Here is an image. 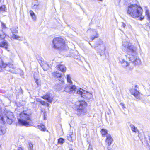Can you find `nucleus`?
<instances>
[{"label": "nucleus", "instance_id": "f257e3e1", "mask_svg": "<svg viewBox=\"0 0 150 150\" xmlns=\"http://www.w3.org/2000/svg\"><path fill=\"white\" fill-rule=\"evenodd\" d=\"M121 47L123 50L126 51L127 55H125V56L128 58L129 61L136 65L140 64V60L135 56L137 50L136 47L128 42H122Z\"/></svg>", "mask_w": 150, "mask_h": 150}, {"label": "nucleus", "instance_id": "6ab92c4d", "mask_svg": "<svg viewBox=\"0 0 150 150\" xmlns=\"http://www.w3.org/2000/svg\"><path fill=\"white\" fill-rule=\"evenodd\" d=\"M130 127L131 130L133 132H139V131L137 129V128L135 127L134 125L130 124Z\"/></svg>", "mask_w": 150, "mask_h": 150}, {"label": "nucleus", "instance_id": "393cba45", "mask_svg": "<svg viewBox=\"0 0 150 150\" xmlns=\"http://www.w3.org/2000/svg\"><path fill=\"white\" fill-rule=\"evenodd\" d=\"M64 142V139L62 138H60L58 139V143L59 144H62Z\"/></svg>", "mask_w": 150, "mask_h": 150}, {"label": "nucleus", "instance_id": "dca6fc26", "mask_svg": "<svg viewBox=\"0 0 150 150\" xmlns=\"http://www.w3.org/2000/svg\"><path fill=\"white\" fill-rule=\"evenodd\" d=\"M57 68L59 71L63 72H64L66 70V68L63 65L59 64L57 66Z\"/></svg>", "mask_w": 150, "mask_h": 150}, {"label": "nucleus", "instance_id": "f3484780", "mask_svg": "<svg viewBox=\"0 0 150 150\" xmlns=\"http://www.w3.org/2000/svg\"><path fill=\"white\" fill-rule=\"evenodd\" d=\"M102 45H105L101 40L99 39L96 42L94 48H97L100 46H102Z\"/></svg>", "mask_w": 150, "mask_h": 150}, {"label": "nucleus", "instance_id": "2eb2a0df", "mask_svg": "<svg viewBox=\"0 0 150 150\" xmlns=\"http://www.w3.org/2000/svg\"><path fill=\"white\" fill-rule=\"evenodd\" d=\"M130 92L132 94L134 95L135 97L137 98L138 97L139 92L137 90L133 88L130 90Z\"/></svg>", "mask_w": 150, "mask_h": 150}, {"label": "nucleus", "instance_id": "39448f33", "mask_svg": "<svg viewBox=\"0 0 150 150\" xmlns=\"http://www.w3.org/2000/svg\"><path fill=\"white\" fill-rule=\"evenodd\" d=\"M52 45L54 48L58 50H62L66 48L64 40L62 38L58 37L54 38Z\"/></svg>", "mask_w": 150, "mask_h": 150}, {"label": "nucleus", "instance_id": "f704fd0d", "mask_svg": "<svg viewBox=\"0 0 150 150\" xmlns=\"http://www.w3.org/2000/svg\"><path fill=\"white\" fill-rule=\"evenodd\" d=\"M31 16V17L32 19L33 20H35L36 19V16H35V14L33 15L32 16Z\"/></svg>", "mask_w": 150, "mask_h": 150}, {"label": "nucleus", "instance_id": "a878e982", "mask_svg": "<svg viewBox=\"0 0 150 150\" xmlns=\"http://www.w3.org/2000/svg\"><path fill=\"white\" fill-rule=\"evenodd\" d=\"M145 13L147 16V19L149 21L150 20V14L149 13V10L148 9L146 10Z\"/></svg>", "mask_w": 150, "mask_h": 150}, {"label": "nucleus", "instance_id": "1a4fd4ad", "mask_svg": "<svg viewBox=\"0 0 150 150\" xmlns=\"http://www.w3.org/2000/svg\"><path fill=\"white\" fill-rule=\"evenodd\" d=\"M76 105L77 109L82 110L87 106V103L83 100H81L77 102Z\"/></svg>", "mask_w": 150, "mask_h": 150}, {"label": "nucleus", "instance_id": "2f4dec72", "mask_svg": "<svg viewBox=\"0 0 150 150\" xmlns=\"http://www.w3.org/2000/svg\"><path fill=\"white\" fill-rule=\"evenodd\" d=\"M5 6L4 5H3L0 7V11H4L5 10Z\"/></svg>", "mask_w": 150, "mask_h": 150}, {"label": "nucleus", "instance_id": "9d476101", "mask_svg": "<svg viewBox=\"0 0 150 150\" xmlns=\"http://www.w3.org/2000/svg\"><path fill=\"white\" fill-rule=\"evenodd\" d=\"M42 98L50 103L52 102L53 99L52 94L49 93H47L45 95L43 96Z\"/></svg>", "mask_w": 150, "mask_h": 150}, {"label": "nucleus", "instance_id": "4c0bfd02", "mask_svg": "<svg viewBox=\"0 0 150 150\" xmlns=\"http://www.w3.org/2000/svg\"><path fill=\"white\" fill-rule=\"evenodd\" d=\"M121 25L123 27L125 28L126 26V24L123 22H122L121 24Z\"/></svg>", "mask_w": 150, "mask_h": 150}, {"label": "nucleus", "instance_id": "c9c22d12", "mask_svg": "<svg viewBox=\"0 0 150 150\" xmlns=\"http://www.w3.org/2000/svg\"><path fill=\"white\" fill-rule=\"evenodd\" d=\"M35 80V82L36 83H37V85H40V83H39V80L38 79H36Z\"/></svg>", "mask_w": 150, "mask_h": 150}, {"label": "nucleus", "instance_id": "cd10ccee", "mask_svg": "<svg viewBox=\"0 0 150 150\" xmlns=\"http://www.w3.org/2000/svg\"><path fill=\"white\" fill-rule=\"evenodd\" d=\"M28 143L29 145V149L30 150H33V145L30 142H28Z\"/></svg>", "mask_w": 150, "mask_h": 150}, {"label": "nucleus", "instance_id": "412c9836", "mask_svg": "<svg viewBox=\"0 0 150 150\" xmlns=\"http://www.w3.org/2000/svg\"><path fill=\"white\" fill-rule=\"evenodd\" d=\"M42 67L45 71H47L49 68V65L47 63L44 64L42 66Z\"/></svg>", "mask_w": 150, "mask_h": 150}, {"label": "nucleus", "instance_id": "473e14b6", "mask_svg": "<svg viewBox=\"0 0 150 150\" xmlns=\"http://www.w3.org/2000/svg\"><path fill=\"white\" fill-rule=\"evenodd\" d=\"M1 26L3 29H6V26L5 24L2 22H1Z\"/></svg>", "mask_w": 150, "mask_h": 150}, {"label": "nucleus", "instance_id": "6e6552de", "mask_svg": "<svg viewBox=\"0 0 150 150\" xmlns=\"http://www.w3.org/2000/svg\"><path fill=\"white\" fill-rule=\"evenodd\" d=\"M95 49L96 50L97 52L101 56H103L104 57L103 59L106 58V56L105 54L106 47L105 45H102V46H99V47L95 48Z\"/></svg>", "mask_w": 150, "mask_h": 150}, {"label": "nucleus", "instance_id": "c756f323", "mask_svg": "<svg viewBox=\"0 0 150 150\" xmlns=\"http://www.w3.org/2000/svg\"><path fill=\"white\" fill-rule=\"evenodd\" d=\"M39 4H34V5H32V7L33 9H38V6Z\"/></svg>", "mask_w": 150, "mask_h": 150}, {"label": "nucleus", "instance_id": "5701e85b", "mask_svg": "<svg viewBox=\"0 0 150 150\" xmlns=\"http://www.w3.org/2000/svg\"><path fill=\"white\" fill-rule=\"evenodd\" d=\"M38 129L41 131H45V130L46 128L45 127L43 124L38 125Z\"/></svg>", "mask_w": 150, "mask_h": 150}, {"label": "nucleus", "instance_id": "72a5a7b5", "mask_svg": "<svg viewBox=\"0 0 150 150\" xmlns=\"http://www.w3.org/2000/svg\"><path fill=\"white\" fill-rule=\"evenodd\" d=\"M29 13L31 16L33 15H35L34 12L32 10H30V11Z\"/></svg>", "mask_w": 150, "mask_h": 150}, {"label": "nucleus", "instance_id": "0eeeda50", "mask_svg": "<svg viewBox=\"0 0 150 150\" xmlns=\"http://www.w3.org/2000/svg\"><path fill=\"white\" fill-rule=\"evenodd\" d=\"M14 117L12 112L8 111L4 115L2 114L1 109L0 108V120H1L4 123L7 122V123L11 124L13 122Z\"/></svg>", "mask_w": 150, "mask_h": 150}, {"label": "nucleus", "instance_id": "b1692460", "mask_svg": "<svg viewBox=\"0 0 150 150\" xmlns=\"http://www.w3.org/2000/svg\"><path fill=\"white\" fill-rule=\"evenodd\" d=\"M6 35L2 30H0V39H3L5 37Z\"/></svg>", "mask_w": 150, "mask_h": 150}, {"label": "nucleus", "instance_id": "f03ea898", "mask_svg": "<svg viewBox=\"0 0 150 150\" xmlns=\"http://www.w3.org/2000/svg\"><path fill=\"white\" fill-rule=\"evenodd\" d=\"M67 82L70 83L67 85L65 88V91L70 94L74 93L76 92V93L79 94L81 97L85 99H89L92 97V95L88 93L87 91L83 90L81 88L77 89L76 86L72 85V82L71 79V77L69 75H67Z\"/></svg>", "mask_w": 150, "mask_h": 150}, {"label": "nucleus", "instance_id": "ddd939ff", "mask_svg": "<svg viewBox=\"0 0 150 150\" xmlns=\"http://www.w3.org/2000/svg\"><path fill=\"white\" fill-rule=\"evenodd\" d=\"M8 46L9 44L7 41L6 40H4L0 42V47L4 48L6 50L9 51V50H8Z\"/></svg>", "mask_w": 150, "mask_h": 150}, {"label": "nucleus", "instance_id": "4468645a", "mask_svg": "<svg viewBox=\"0 0 150 150\" xmlns=\"http://www.w3.org/2000/svg\"><path fill=\"white\" fill-rule=\"evenodd\" d=\"M113 139L111 135L109 134H107L106 136V142L108 146L110 145L112 143Z\"/></svg>", "mask_w": 150, "mask_h": 150}, {"label": "nucleus", "instance_id": "58836bf2", "mask_svg": "<svg viewBox=\"0 0 150 150\" xmlns=\"http://www.w3.org/2000/svg\"><path fill=\"white\" fill-rule=\"evenodd\" d=\"M149 21V22L148 23V24L147 25V27H149V28L150 29V20Z\"/></svg>", "mask_w": 150, "mask_h": 150}, {"label": "nucleus", "instance_id": "7c9ffc66", "mask_svg": "<svg viewBox=\"0 0 150 150\" xmlns=\"http://www.w3.org/2000/svg\"><path fill=\"white\" fill-rule=\"evenodd\" d=\"M34 4H39L38 2V1L37 0H34L33 1L32 3V5H34Z\"/></svg>", "mask_w": 150, "mask_h": 150}, {"label": "nucleus", "instance_id": "9b49d317", "mask_svg": "<svg viewBox=\"0 0 150 150\" xmlns=\"http://www.w3.org/2000/svg\"><path fill=\"white\" fill-rule=\"evenodd\" d=\"M11 30L13 35L12 36V38L13 39H17L19 37H18L15 34L18 33V27H14L11 28Z\"/></svg>", "mask_w": 150, "mask_h": 150}, {"label": "nucleus", "instance_id": "7ed1b4c3", "mask_svg": "<svg viewBox=\"0 0 150 150\" xmlns=\"http://www.w3.org/2000/svg\"><path fill=\"white\" fill-rule=\"evenodd\" d=\"M126 10L127 14L134 18L140 17L143 12L142 7L136 4L128 5Z\"/></svg>", "mask_w": 150, "mask_h": 150}, {"label": "nucleus", "instance_id": "c85d7f7f", "mask_svg": "<svg viewBox=\"0 0 150 150\" xmlns=\"http://www.w3.org/2000/svg\"><path fill=\"white\" fill-rule=\"evenodd\" d=\"M101 132L102 135H105L107 134V131L105 129H103L101 130Z\"/></svg>", "mask_w": 150, "mask_h": 150}, {"label": "nucleus", "instance_id": "37998d69", "mask_svg": "<svg viewBox=\"0 0 150 150\" xmlns=\"http://www.w3.org/2000/svg\"><path fill=\"white\" fill-rule=\"evenodd\" d=\"M88 150H92V149L91 148L90 146H89V147L88 148Z\"/></svg>", "mask_w": 150, "mask_h": 150}, {"label": "nucleus", "instance_id": "f8f14e48", "mask_svg": "<svg viewBox=\"0 0 150 150\" xmlns=\"http://www.w3.org/2000/svg\"><path fill=\"white\" fill-rule=\"evenodd\" d=\"M118 59L119 62L122 64V66L124 67H125L129 65V63L127 61H125V60L123 59L122 57H119Z\"/></svg>", "mask_w": 150, "mask_h": 150}, {"label": "nucleus", "instance_id": "4be33fe9", "mask_svg": "<svg viewBox=\"0 0 150 150\" xmlns=\"http://www.w3.org/2000/svg\"><path fill=\"white\" fill-rule=\"evenodd\" d=\"M56 76L59 80L61 81V82L63 81V78L61 74L57 73L56 75Z\"/></svg>", "mask_w": 150, "mask_h": 150}, {"label": "nucleus", "instance_id": "ea45409f", "mask_svg": "<svg viewBox=\"0 0 150 150\" xmlns=\"http://www.w3.org/2000/svg\"><path fill=\"white\" fill-rule=\"evenodd\" d=\"M40 103L41 104L43 105L44 104V103H45V102L44 101H40Z\"/></svg>", "mask_w": 150, "mask_h": 150}, {"label": "nucleus", "instance_id": "e433bc0d", "mask_svg": "<svg viewBox=\"0 0 150 150\" xmlns=\"http://www.w3.org/2000/svg\"><path fill=\"white\" fill-rule=\"evenodd\" d=\"M120 105L122 107L123 109H124V108H125V107L124 104L123 103H120Z\"/></svg>", "mask_w": 150, "mask_h": 150}, {"label": "nucleus", "instance_id": "a18cd8bd", "mask_svg": "<svg viewBox=\"0 0 150 150\" xmlns=\"http://www.w3.org/2000/svg\"><path fill=\"white\" fill-rule=\"evenodd\" d=\"M69 150H73V149H69Z\"/></svg>", "mask_w": 150, "mask_h": 150}, {"label": "nucleus", "instance_id": "de8ad7c7", "mask_svg": "<svg viewBox=\"0 0 150 150\" xmlns=\"http://www.w3.org/2000/svg\"><path fill=\"white\" fill-rule=\"evenodd\" d=\"M1 70H0V72H1Z\"/></svg>", "mask_w": 150, "mask_h": 150}, {"label": "nucleus", "instance_id": "a211bd4d", "mask_svg": "<svg viewBox=\"0 0 150 150\" xmlns=\"http://www.w3.org/2000/svg\"><path fill=\"white\" fill-rule=\"evenodd\" d=\"M74 136V135L73 134V133L70 132L69 133V134H67V139L68 140H69V141L71 142H72L73 141V136Z\"/></svg>", "mask_w": 150, "mask_h": 150}, {"label": "nucleus", "instance_id": "aec40b11", "mask_svg": "<svg viewBox=\"0 0 150 150\" xmlns=\"http://www.w3.org/2000/svg\"><path fill=\"white\" fill-rule=\"evenodd\" d=\"M63 86L62 83L58 84L55 86V88L57 91H61L62 90Z\"/></svg>", "mask_w": 150, "mask_h": 150}, {"label": "nucleus", "instance_id": "20e7f679", "mask_svg": "<svg viewBox=\"0 0 150 150\" xmlns=\"http://www.w3.org/2000/svg\"><path fill=\"white\" fill-rule=\"evenodd\" d=\"M0 67L5 68L7 71L13 73L19 74H23V71L20 68L14 67L12 64L10 63L7 64L4 63L1 57H0Z\"/></svg>", "mask_w": 150, "mask_h": 150}, {"label": "nucleus", "instance_id": "a19ab883", "mask_svg": "<svg viewBox=\"0 0 150 150\" xmlns=\"http://www.w3.org/2000/svg\"><path fill=\"white\" fill-rule=\"evenodd\" d=\"M18 150H23V149L21 147H19Z\"/></svg>", "mask_w": 150, "mask_h": 150}, {"label": "nucleus", "instance_id": "bb28decb", "mask_svg": "<svg viewBox=\"0 0 150 150\" xmlns=\"http://www.w3.org/2000/svg\"><path fill=\"white\" fill-rule=\"evenodd\" d=\"M98 36V34L97 33H96V34L94 36L93 35L91 36L90 38V39L91 41H92L95 38H97Z\"/></svg>", "mask_w": 150, "mask_h": 150}, {"label": "nucleus", "instance_id": "79ce46f5", "mask_svg": "<svg viewBox=\"0 0 150 150\" xmlns=\"http://www.w3.org/2000/svg\"><path fill=\"white\" fill-rule=\"evenodd\" d=\"M144 18V17H141L140 18V20H142Z\"/></svg>", "mask_w": 150, "mask_h": 150}, {"label": "nucleus", "instance_id": "49530a36", "mask_svg": "<svg viewBox=\"0 0 150 150\" xmlns=\"http://www.w3.org/2000/svg\"><path fill=\"white\" fill-rule=\"evenodd\" d=\"M89 44H90V45L91 46V43H89Z\"/></svg>", "mask_w": 150, "mask_h": 150}, {"label": "nucleus", "instance_id": "c03bdc74", "mask_svg": "<svg viewBox=\"0 0 150 150\" xmlns=\"http://www.w3.org/2000/svg\"><path fill=\"white\" fill-rule=\"evenodd\" d=\"M107 148L108 149V150H110V147L109 146Z\"/></svg>", "mask_w": 150, "mask_h": 150}, {"label": "nucleus", "instance_id": "423d86ee", "mask_svg": "<svg viewBox=\"0 0 150 150\" xmlns=\"http://www.w3.org/2000/svg\"><path fill=\"white\" fill-rule=\"evenodd\" d=\"M20 118H18V123L21 125L28 126L30 125L29 121L30 120L29 114L26 113V112L23 111L19 115Z\"/></svg>", "mask_w": 150, "mask_h": 150}]
</instances>
